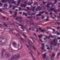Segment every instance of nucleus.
I'll return each mask as SVG.
<instances>
[{
  "label": "nucleus",
  "mask_w": 60,
  "mask_h": 60,
  "mask_svg": "<svg viewBox=\"0 0 60 60\" xmlns=\"http://www.w3.org/2000/svg\"><path fill=\"white\" fill-rule=\"evenodd\" d=\"M15 56H16L15 58V57H13L11 58L10 60H14L15 59H18L19 57V55H17L16 54L15 55Z\"/></svg>",
  "instance_id": "f257e3e1"
},
{
  "label": "nucleus",
  "mask_w": 60,
  "mask_h": 60,
  "mask_svg": "<svg viewBox=\"0 0 60 60\" xmlns=\"http://www.w3.org/2000/svg\"><path fill=\"white\" fill-rule=\"evenodd\" d=\"M4 38H0V44L2 45L5 43L6 42V40H5V41H4Z\"/></svg>",
  "instance_id": "f03ea898"
},
{
  "label": "nucleus",
  "mask_w": 60,
  "mask_h": 60,
  "mask_svg": "<svg viewBox=\"0 0 60 60\" xmlns=\"http://www.w3.org/2000/svg\"><path fill=\"white\" fill-rule=\"evenodd\" d=\"M43 57L44 59L45 58H46V59H47L48 58H49V56H46V53H45L43 55Z\"/></svg>",
  "instance_id": "7ed1b4c3"
},
{
  "label": "nucleus",
  "mask_w": 60,
  "mask_h": 60,
  "mask_svg": "<svg viewBox=\"0 0 60 60\" xmlns=\"http://www.w3.org/2000/svg\"><path fill=\"white\" fill-rule=\"evenodd\" d=\"M22 44L21 43V45H19V44L18 45V50H20L22 48Z\"/></svg>",
  "instance_id": "20e7f679"
},
{
  "label": "nucleus",
  "mask_w": 60,
  "mask_h": 60,
  "mask_svg": "<svg viewBox=\"0 0 60 60\" xmlns=\"http://www.w3.org/2000/svg\"><path fill=\"white\" fill-rule=\"evenodd\" d=\"M22 19L23 18H22V17L21 16H17L16 18V20H18V19Z\"/></svg>",
  "instance_id": "39448f33"
},
{
  "label": "nucleus",
  "mask_w": 60,
  "mask_h": 60,
  "mask_svg": "<svg viewBox=\"0 0 60 60\" xmlns=\"http://www.w3.org/2000/svg\"><path fill=\"white\" fill-rule=\"evenodd\" d=\"M49 16H47V18L46 19H45L44 20V22H47V21H49Z\"/></svg>",
  "instance_id": "423d86ee"
},
{
  "label": "nucleus",
  "mask_w": 60,
  "mask_h": 60,
  "mask_svg": "<svg viewBox=\"0 0 60 60\" xmlns=\"http://www.w3.org/2000/svg\"><path fill=\"white\" fill-rule=\"evenodd\" d=\"M50 43L51 45H53L54 44V45L55 46H56V44H57V42H55L54 43H53L52 42H50Z\"/></svg>",
  "instance_id": "0eeeda50"
},
{
  "label": "nucleus",
  "mask_w": 60,
  "mask_h": 60,
  "mask_svg": "<svg viewBox=\"0 0 60 60\" xmlns=\"http://www.w3.org/2000/svg\"><path fill=\"white\" fill-rule=\"evenodd\" d=\"M52 4V3H50V2H49L46 5V7H49V6L50 5H51V4Z\"/></svg>",
  "instance_id": "6e6552de"
},
{
  "label": "nucleus",
  "mask_w": 60,
  "mask_h": 60,
  "mask_svg": "<svg viewBox=\"0 0 60 60\" xmlns=\"http://www.w3.org/2000/svg\"><path fill=\"white\" fill-rule=\"evenodd\" d=\"M27 4H22L21 5H20L21 7H24V8L26 7V6Z\"/></svg>",
  "instance_id": "1a4fd4ad"
},
{
  "label": "nucleus",
  "mask_w": 60,
  "mask_h": 60,
  "mask_svg": "<svg viewBox=\"0 0 60 60\" xmlns=\"http://www.w3.org/2000/svg\"><path fill=\"white\" fill-rule=\"evenodd\" d=\"M25 45L27 47V48H28V49H29V50H30V49L29 48H30V46H29L26 43H25Z\"/></svg>",
  "instance_id": "9d476101"
},
{
  "label": "nucleus",
  "mask_w": 60,
  "mask_h": 60,
  "mask_svg": "<svg viewBox=\"0 0 60 60\" xmlns=\"http://www.w3.org/2000/svg\"><path fill=\"white\" fill-rule=\"evenodd\" d=\"M17 24H18L19 25V26H21L22 27H21V29H24V28H24L23 27H22L23 26V25H22L19 24L18 23H17Z\"/></svg>",
  "instance_id": "9b49d317"
},
{
  "label": "nucleus",
  "mask_w": 60,
  "mask_h": 60,
  "mask_svg": "<svg viewBox=\"0 0 60 60\" xmlns=\"http://www.w3.org/2000/svg\"><path fill=\"white\" fill-rule=\"evenodd\" d=\"M25 15V16H26V17H27V14H26V13H25L24 12H23V15Z\"/></svg>",
  "instance_id": "f8f14e48"
},
{
  "label": "nucleus",
  "mask_w": 60,
  "mask_h": 60,
  "mask_svg": "<svg viewBox=\"0 0 60 60\" xmlns=\"http://www.w3.org/2000/svg\"><path fill=\"white\" fill-rule=\"evenodd\" d=\"M55 55L56 54H54L52 55V57L51 58V59H52V58H54V56H55Z\"/></svg>",
  "instance_id": "ddd939ff"
},
{
  "label": "nucleus",
  "mask_w": 60,
  "mask_h": 60,
  "mask_svg": "<svg viewBox=\"0 0 60 60\" xmlns=\"http://www.w3.org/2000/svg\"><path fill=\"white\" fill-rule=\"evenodd\" d=\"M43 36V35L42 34H41L40 35H38V37H39V38H42V37Z\"/></svg>",
  "instance_id": "4468645a"
},
{
  "label": "nucleus",
  "mask_w": 60,
  "mask_h": 60,
  "mask_svg": "<svg viewBox=\"0 0 60 60\" xmlns=\"http://www.w3.org/2000/svg\"><path fill=\"white\" fill-rule=\"evenodd\" d=\"M7 2H8L9 3H10L11 2L10 1V0H5V3H7Z\"/></svg>",
  "instance_id": "2eb2a0df"
},
{
  "label": "nucleus",
  "mask_w": 60,
  "mask_h": 60,
  "mask_svg": "<svg viewBox=\"0 0 60 60\" xmlns=\"http://www.w3.org/2000/svg\"><path fill=\"white\" fill-rule=\"evenodd\" d=\"M50 9L51 11H54L55 9L53 8H50Z\"/></svg>",
  "instance_id": "dca6fc26"
},
{
  "label": "nucleus",
  "mask_w": 60,
  "mask_h": 60,
  "mask_svg": "<svg viewBox=\"0 0 60 60\" xmlns=\"http://www.w3.org/2000/svg\"><path fill=\"white\" fill-rule=\"evenodd\" d=\"M12 7H13L12 8V10H14V9H15V8L16 7L14 6V5H13Z\"/></svg>",
  "instance_id": "f3484780"
},
{
  "label": "nucleus",
  "mask_w": 60,
  "mask_h": 60,
  "mask_svg": "<svg viewBox=\"0 0 60 60\" xmlns=\"http://www.w3.org/2000/svg\"><path fill=\"white\" fill-rule=\"evenodd\" d=\"M20 2L19 1V0H18V4H17V5H18V6H19V4H20Z\"/></svg>",
  "instance_id": "a211bd4d"
},
{
  "label": "nucleus",
  "mask_w": 60,
  "mask_h": 60,
  "mask_svg": "<svg viewBox=\"0 0 60 60\" xmlns=\"http://www.w3.org/2000/svg\"><path fill=\"white\" fill-rule=\"evenodd\" d=\"M36 8V6L33 7V8H32V11H34V10H35V9H34L33 8Z\"/></svg>",
  "instance_id": "6ab92c4d"
},
{
  "label": "nucleus",
  "mask_w": 60,
  "mask_h": 60,
  "mask_svg": "<svg viewBox=\"0 0 60 60\" xmlns=\"http://www.w3.org/2000/svg\"><path fill=\"white\" fill-rule=\"evenodd\" d=\"M30 54L31 55V56L32 57H33V60H35V59L34 57H33V55H32V53H30Z\"/></svg>",
  "instance_id": "aec40b11"
},
{
  "label": "nucleus",
  "mask_w": 60,
  "mask_h": 60,
  "mask_svg": "<svg viewBox=\"0 0 60 60\" xmlns=\"http://www.w3.org/2000/svg\"><path fill=\"white\" fill-rule=\"evenodd\" d=\"M43 10H45L46 9V7L45 5H44L43 7Z\"/></svg>",
  "instance_id": "412c9836"
},
{
  "label": "nucleus",
  "mask_w": 60,
  "mask_h": 60,
  "mask_svg": "<svg viewBox=\"0 0 60 60\" xmlns=\"http://www.w3.org/2000/svg\"><path fill=\"white\" fill-rule=\"evenodd\" d=\"M37 8H38L39 10H41V7H40L38 6L37 7Z\"/></svg>",
  "instance_id": "4be33fe9"
},
{
  "label": "nucleus",
  "mask_w": 60,
  "mask_h": 60,
  "mask_svg": "<svg viewBox=\"0 0 60 60\" xmlns=\"http://www.w3.org/2000/svg\"><path fill=\"white\" fill-rule=\"evenodd\" d=\"M12 3L13 4H14L15 5L16 4V2H15V1H13L12 2Z\"/></svg>",
  "instance_id": "5701e85b"
},
{
  "label": "nucleus",
  "mask_w": 60,
  "mask_h": 60,
  "mask_svg": "<svg viewBox=\"0 0 60 60\" xmlns=\"http://www.w3.org/2000/svg\"><path fill=\"white\" fill-rule=\"evenodd\" d=\"M50 37H51V38H53L54 37V36L50 35L48 37V38L49 39Z\"/></svg>",
  "instance_id": "b1692460"
},
{
  "label": "nucleus",
  "mask_w": 60,
  "mask_h": 60,
  "mask_svg": "<svg viewBox=\"0 0 60 60\" xmlns=\"http://www.w3.org/2000/svg\"><path fill=\"white\" fill-rule=\"evenodd\" d=\"M22 35H23V36H24V37H25V38H27V37L26 36V35L25 34H22Z\"/></svg>",
  "instance_id": "393cba45"
},
{
  "label": "nucleus",
  "mask_w": 60,
  "mask_h": 60,
  "mask_svg": "<svg viewBox=\"0 0 60 60\" xmlns=\"http://www.w3.org/2000/svg\"><path fill=\"white\" fill-rule=\"evenodd\" d=\"M46 30H41V31L42 32H45Z\"/></svg>",
  "instance_id": "a878e982"
},
{
  "label": "nucleus",
  "mask_w": 60,
  "mask_h": 60,
  "mask_svg": "<svg viewBox=\"0 0 60 60\" xmlns=\"http://www.w3.org/2000/svg\"><path fill=\"white\" fill-rule=\"evenodd\" d=\"M41 16V15L40 14H37L36 16L37 17H38V16Z\"/></svg>",
  "instance_id": "bb28decb"
},
{
  "label": "nucleus",
  "mask_w": 60,
  "mask_h": 60,
  "mask_svg": "<svg viewBox=\"0 0 60 60\" xmlns=\"http://www.w3.org/2000/svg\"><path fill=\"white\" fill-rule=\"evenodd\" d=\"M45 37H46L45 38H44V40H46V38H47L48 39V36H45Z\"/></svg>",
  "instance_id": "cd10ccee"
},
{
  "label": "nucleus",
  "mask_w": 60,
  "mask_h": 60,
  "mask_svg": "<svg viewBox=\"0 0 60 60\" xmlns=\"http://www.w3.org/2000/svg\"><path fill=\"white\" fill-rule=\"evenodd\" d=\"M44 12H45V11H43L42 12H40V13H41V14H43V13H44Z\"/></svg>",
  "instance_id": "c85d7f7f"
},
{
  "label": "nucleus",
  "mask_w": 60,
  "mask_h": 60,
  "mask_svg": "<svg viewBox=\"0 0 60 60\" xmlns=\"http://www.w3.org/2000/svg\"><path fill=\"white\" fill-rule=\"evenodd\" d=\"M4 26H7V25L5 24V23L4 24Z\"/></svg>",
  "instance_id": "c756f323"
},
{
  "label": "nucleus",
  "mask_w": 60,
  "mask_h": 60,
  "mask_svg": "<svg viewBox=\"0 0 60 60\" xmlns=\"http://www.w3.org/2000/svg\"><path fill=\"white\" fill-rule=\"evenodd\" d=\"M33 47L34 50H35L36 49V48H35V46H33Z\"/></svg>",
  "instance_id": "7c9ffc66"
},
{
  "label": "nucleus",
  "mask_w": 60,
  "mask_h": 60,
  "mask_svg": "<svg viewBox=\"0 0 60 60\" xmlns=\"http://www.w3.org/2000/svg\"><path fill=\"white\" fill-rule=\"evenodd\" d=\"M14 30V29H10V31H13Z\"/></svg>",
  "instance_id": "2f4dec72"
},
{
  "label": "nucleus",
  "mask_w": 60,
  "mask_h": 60,
  "mask_svg": "<svg viewBox=\"0 0 60 60\" xmlns=\"http://www.w3.org/2000/svg\"><path fill=\"white\" fill-rule=\"evenodd\" d=\"M12 44L13 45H14V46H15V45H16V43H15L14 42Z\"/></svg>",
  "instance_id": "473e14b6"
},
{
  "label": "nucleus",
  "mask_w": 60,
  "mask_h": 60,
  "mask_svg": "<svg viewBox=\"0 0 60 60\" xmlns=\"http://www.w3.org/2000/svg\"><path fill=\"white\" fill-rule=\"evenodd\" d=\"M35 15V13H33L30 14V15Z\"/></svg>",
  "instance_id": "72a5a7b5"
},
{
  "label": "nucleus",
  "mask_w": 60,
  "mask_h": 60,
  "mask_svg": "<svg viewBox=\"0 0 60 60\" xmlns=\"http://www.w3.org/2000/svg\"><path fill=\"white\" fill-rule=\"evenodd\" d=\"M4 6H5V7H7L8 6V5H7V4H4Z\"/></svg>",
  "instance_id": "f704fd0d"
},
{
  "label": "nucleus",
  "mask_w": 60,
  "mask_h": 60,
  "mask_svg": "<svg viewBox=\"0 0 60 60\" xmlns=\"http://www.w3.org/2000/svg\"><path fill=\"white\" fill-rule=\"evenodd\" d=\"M57 17L58 19H60V16H58Z\"/></svg>",
  "instance_id": "c9c22d12"
},
{
  "label": "nucleus",
  "mask_w": 60,
  "mask_h": 60,
  "mask_svg": "<svg viewBox=\"0 0 60 60\" xmlns=\"http://www.w3.org/2000/svg\"><path fill=\"white\" fill-rule=\"evenodd\" d=\"M57 56H59L60 53H57Z\"/></svg>",
  "instance_id": "e433bc0d"
},
{
  "label": "nucleus",
  "mask_w": 60,
  "mask_h": 60,
  "mask_svg": "<svg viewBox=\"0 0 60 60\" xmlns=\"http://www.w3.org/2000/svg\"><path fill=\"white\" fill-rule=\"evenodd\" d=\"M34 35L36 37H37V36L36 35V34H35V33H34Z\"/></svg>",
  "instance_id": "4c0bfd02"
},
{
  "label": "nucleus",
  "mask_w": 60,
  "mask_h": 60,
  "mask_svg": "<svg viewBox=\"0 0 60 60\" xmlns=\"http://www.w3.org/2000/svg\"><path fill=\"white\" fill-rule=\"evenodd\" d=\"M0 6H3V4L1 3V2H0Z\"/></svg>",
  "instance_id": "58836bf2"
},
{
  "label": "nucleus",
  "mask_w": 60,
  "mask_h": 60,
  "mask_svg": "<svg viewBox=\"0 0 60 60\" xmlns=\"http://www.w3.org/2000/svg\"><path fill=\"white\" fill-rule=\"evenodd\" d=\"M52 29V28L51 27H49V28L47 27V29Z\"/></svg>",
  "instance_id": "ea45409f"
},
{
  "label": "nucleus",
  "mask_w": 60,
  "mask_h": 60,
  "mask_svg": "<svg viewBox=\"0 0 60 60\" xmlns=\"http://www.w3.org/2000/svg\"><path fill=\"white\" fill-rule=\"evenodd\" d=\"M45 44L44 43H42V45H43L44 48H45V46H44Z\"/></svg>",
  "instance_id": "a19ab883"
},
{
  "label": "nucleus",
  "mask_w": 60,
  "mask_h": 60,
  "mask_svg": "<svg viewBox=\"0 0 60 60\" xmlns=\"http://www.w3.org/2000/svg\"><path fill=\"white\" fill-rule=\"evenodd\" d=\"M9 12L10 14H12V12L11 11H9Z\"/></svg>",
  "instance_id": "79ce46f5"
},
{
  "label": "nucleus",
  "mask_w": 60,
  "mask_h": 60,
  "mask_svg": "<svg viewBox=\"0 0 60 60\" xmlns=\"http://www.w3.org/2000/svg\"><path fill=\"white\" fill-rule=\"evenodd\" d=\"M28 5H30L31 4V3H30V2H29L28 3Z\"/></svg>",
  "instance_id": "37998d69"
},
{
  "label": "nucleus",
  "mask_w": 60,
  "mask_h": 60,
  "mask_svg": "<svg viewBox=\"0 0 60 60\" xmlns=\"http://www.w3.org/2000/svg\"><path fill=\"white\" fill-rule=\"evenodd\" d=\"M52 29L53 31V32H54L55 31H56V30H55V29Z\"/></svg>",
  "instance_id": "c03bdc74"
},
{
  "label": "nucleus",
  "mask_w": 60,
  "mask_h": 60,
  "mask_svg": "<svg viewBox=\"0 0 60 60\" xmlns=\"http://www.w3.org/2000/svg\"><path fill=\"white\" fill-rule=\"evenodd\" d=\"M32 18V17H30V16H29L28 17H27V18L28 19H30V18Z\"/></svg>",
  "instance_id": "a18cd8bd"
},
{
  "label": "nucleus",
  "mask_w": 60,
  "mask_h": 60,
  "mask_svg": "<svg viewBox=\"0 0 60 60\" xmlns=\"http://www.w3.org/2000/svg\"><path fill=\"white\" fill-rule=\"evenodd\" d=\"M15 30H16V31H17V32H18V33H19V34H21V33H20V32H19V31H18V30H17V29H15Z\"/></svg>",
  "instance_id": "49530a36"
},
{
  "label": "nucleus",
  "mask_w": 60,
  "mask_h": 60,
  "mask_svg": "<svg viewBox=\"0 0 60 60\" xmlns=\"http://www.w3.org/2000/svg\"><path fill=\"white\" fill-rule=\"evenodd\" d=\"M1 2L2 3H5V0H2L1 1Z\"/></svg>",
  "instance_id": "de8ad7c7"
},
{
  "label": "nucleus",
  "mask_w": 60,
  "mask_h": 60,
  "mask_svg": "<svg viewBox=\"0 0 60 60\" xmlns=\"http://www.w3.org/2000/svg\"><path fill=\"white\" fill-rule=\"evenodd\" d=\"M60 32H58L57 33V35H60Z\"/></svg>",
  "instance_id": "09e8293b"
},
{
  "label": "nucleus",
  "mask_w": 60,
  "mask_h": 60,
  "mask_svg": "<svg viewBox=\"0 0 60 60\" xmlns=\"http://www.w3.org/2000/svg\"><path fill=\"white\" fill-rule=\"evenodd\" d=\"M1 51L2 52V56H3V51Z\"/></svg>",
  "instance_id": "8fccbe9b"
},
{
  "label": "nucleus",
  "mask_w": 60,
  "mask_h": 60,
  "mask_svg": "<svg viewBox=\"0 0 60 60\" xmlns=\"http://www.w3.org/2000/svg\"><path fill=\"white\" fill-rule=\"evenodd\" d=\"M21 39L22 40V41H24V39H23V38H21Z\"/></svg>",
  "instance_id": "3c124183"
},
{
  "label": "nucleus",
  "mask_w": 60,
  "mask_h": 60,
  "mask_svg": "<svg viewBox=\"0 0 60 60\" xmlns=\"http://www.w3.org/2000/svg\"><path fill=\"white\" fill-rule=\"evenodd\" d=\"M11 6H12V5H10L9 6V8H11Z\"/></svg>",
  "instance_id": "603ef678"
},
{
  "label": "nucleus",
  "mask_w": 60,
  "mask_h": 60,
  "mask_svg": "<svg viewBox=\"0 0 60 60\" xmlns=\"http://www.w3.org/2000/svg\"><path fill=\"white\" fill-rule=\"evenodd\" d=\"M43 4H46V2H43Z\"/></svg>",
  "instance_id": "864d4df0"
},
{
  "label": "nucleus",
  "mask_w": 60,
  "mask_h": 60,
  "mask_svg": "<svg viewBox=\"0 0 60 60\" xmlns=\"http://www.w3.org/2000/svg\"><path fill=\"white\" fill-rule=\"evenodd\" d=\"M28 44L30 46H31V47H33V45H31L30 44V43H28Z\"/></svg>",
  "instance_id": "5fc2aeb1"
},
{
  "label": "nucleus",
  "mask_w": 60,
  "mask_h": 60,
  "mask_svg": "<svg viewBox=\"0 0 60 60\" xmlns=\"http://www.w3.org/2000/svg\"><path fill=\"white\" fill-rule=\"evenodd\" d=\"M5 55L6 56H8V54L7 53H5Z\"/></svg>",
  "instance_id": "6e6d98bb"
},
{
  "label": "nucleus",
  "mask_w": 60,
  "mask_h": 60,
  "mask_svg": "<svg viewBox=\"0 0 60 60\" xmlns=\"http://www.w3.org/2000/svg\"><path fill=\"white\" fill-rule=\"evenodd\" d=\"M26 31L28 33H29V31L28 30H27V29H26Z\"/></svg>",
  "instance_id": "4d7b16f0"
},
{
  "label": "nucleus",
  "mask_w": 60,
  "mask_h": 60,
  "mask_svg": "<svg viewBox=\"0 0 60 60\" xmlns=\"http://www.w3.org/2000/svg\"><path fill=\"white\" fill-rule=\"evenodd\" d=\"M39 40H40V41H41V42H43V41H42V40H41V38H39Z\"/></svg>",
  "instance_id": "13d9d810"
},
{
  "label": "nucleus",
  "mask_w": 60,
  "mask_h": 60,
  "mask_svg": "<svg viewBox=\"0 0 60 60\" xmlns=\"http://www.w3.org/2000/svg\"><path fill=\"white\" fill-rule=\"evenodd\" d=\"M17 12H15V13L14 15H17Z\"/></svg>",
  "instance_id": "bf43d9fd"
},
{
  "label": "nucleus",
  "mask_w": 60,
  "mask_h": 60,
  "mask_svg": "<svg viewBox=\"0 0 60 60\" xmlns=\"http://www.w3.org/2000/svg\"><path fill=\"white\" fill-rule=\"evenodd\" d=\"M54 11L55 12H57V10H55L54 9Z\"/></svg>",
  "instance_id": "052dcab7"
},
{
  "label": "nucleus",
  "mask_w": 60,
  "mask_h": 60,
  "mask_svg": "<svg viewBox=\"0 0 60 60\" xmlns=\"http://www.w3.org/2000/svg\"><path fill=\"white\" fill-rule=\"evenodd\" d=\"M41 49H42V50H45L44 49L43 47H42L41 48Z\"/></svg>",
  "instance_id": "680f3d73"
},
{
  "label": "nucleus",
  "mask_w": 60,
  "mask_h": 60,
  "mask_svg": "<svg viewBox=\"0 0 60 60\" xmlns=\"http://www.w3.org/2000/svg\"><path fill=\"white\" fill-rule=\"evenodd\" d=\"M60 28V26H59L57 27V29H59Z\"/></svg>",
  "instance_id": "e2e57ef3"
},
{
  "label": "nucleus",
  "mask_w": 60,
  "mask_h": 60,
  "mask_svg": "<svg viewBox=\"0 0 60 60\" xmlns=\"http://www.w3.org/2000/svg\"><path fill=\"white\" fill-rule=\"evenodd\" d=\"M21 22H22V20H21L20 21H19V22H20V23Z\"/></svg>",
  "instance_id": "0e129e2a"
},
{
  "label": "nucleus",
  "mask_w": 60,
  "mask_h": 60,
  "mask_svg": "<svg viewBox=\"0 0 60 60\" xmlns=\"http://www.w3.org/2000/svg\"><path fill=\"white\" fill-rule=\"evenodd\" d=\"M54 1L56 3H57V0H54Z\"/></svg>",
  "instance_id": "69168bd1"
},
{
  "label": "nucleus",
  "mask_w": 60,
  "mask_h": 60,
  "mask_svg": "<svg viewBox=\"0 0 60 60\" xmlns=\"http://www.w3.org/2000/svg\"><path fill=\"white\" fill-rule=\"evenodd\" d=\"M57 23L58 24H59V25H60V22H57Z\"/></svg>",
  "instance_id": "338daca9"
},
{
  "label": "nucleus",
  "mask_w": 60,
  "mask_h": 60,
  "mask_svg": "<svg viewBox=\"0 0 60 60\" xmlns=\"http://www.w3.org/2000/svg\"><path fill=\"white\" fill-rule=\"evenodd\" d=\"M21 10V8H19V11H20Z\"/></svg>",
  "instance_id": "774afa93"
}]
</instances>
